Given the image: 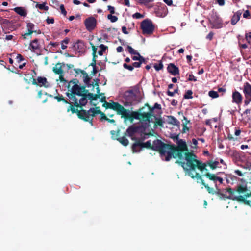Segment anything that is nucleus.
Returning a JSON list of instances; mask_svg holds the SVG:
<instances>
[{"mask_svg": "<svg viewBox=\"0 0 251 251\" xmlns=\"http://www.w3.org/2000/svg\"><path fill=\"white\" fill-rule=\"evenodd\" d=\"M100 115V121H102L103 120H106V121L107 120V117L103 112L101 113V114Z\"/></svg>", "mask_w": 251, "mask_h": 251, "instance_id": "56", "label": "nucleus"}, {"mask_svg": "<svg viewBox=\"0 0 251 251\" xmlns=\"http://www.w3.org/2000/svg\"><path fill=\"white\" fill-rule=\"evenodd\" d=\"M188 80L189 81H193L195 82L197 81V79H196V77L194 76L192 74H190L189 75Z\"/></svg>", "mask_w": 251, "mask_h": 251, "instance_id": "53", "label": "nucleus"}, {"mask_svg": "<svg viewBox=\"0 0 251 251\" xmlns=\"http://www.w3.org/2000/svg\"><path fill=\"white\" fill-rule=\"evenodd\" d=\"M167 69L170 74L174 76H176L179 74L178 68L173 63H170Z\"/></svg>", "mask_w": 251, "mask_h": 251, "instance_id": "16", "label": "nucleus"}, {"mask_svg": "<svg viewBox=\"0 0 251 251\" xmlns=\"http://www.w3.org/2000/svg\"><path fill=\"white\" fill-rule=\"evenodd\" d=\"M135 55V56L132 57V59L133 60H141L142 61H145V58L141 56L138 52H137V53Z\"/></svg>", "mask_w": 251, "mask_h": 251, "instance_id": "38", "label": "nucleus"}, {"mask_svg": "<svg viewBox=\"0 0 251 251\" xmlns=\"http://www.w3.org/2000/svg\"><path fill=\"white\" fill-rule=\"evenodd\" d=\"M128 51L131 54H136L137 51L133 49L130 46L128 45L127 47Z\"/></svg>", "mask_w": 251, "mask_h": 251, "instance_id": "43", "label": "nucleus"}, {"mask_svg": "<svg viewBox=\"0 0 251 251\" xmlns=\"http://www.w3.org/2000/svg\"><path fill=\"white\" fill-rule=\"evenodd\" d=\"M192 94V91L191 90H189L184 95L183 98L185 99H192L193 98Z\"/></svg>", "mask_w": 251, "mask_h": 251, "instance_id": "39", "label": "nucleus"}, {"mask_svg": "<svg viewBox=\"0 0 251 251\" xmlns=\"http://www.w3.org/2000/svg\"><path fill=\"white\" fill-rule=\"evenodd\" d=\"M203 176L206 177L208 179H209L210 180L212 181L215 184V186H217L216 183V178L217 177V175L214 174H211L210 173H206L204 175H203Z\"/></svg>", "mask_w": 251, "mask_h": 251, "instance_id": "23", "label": "nucleus"}, {"mask_svg": "<svg viewBox=\"0 0 251 251\" xmlns=\"http://www.w3.org/2000/svg\"><path fill=\"white\" fill-rule=\"evenodd\" d=\"M59 43L58 42H50L49 45H51V46L53 47H56L58 46H59Z\"/></svg>", "mask_w": 251, "mask_h": 251, "instance_id": "62", "label": "nucleus"}, {"mask_svg": "<svg viewBox=\"0 0 251 251\" xmlns=\"http://www.w3.org/2000/svg\"><path fill=\"white\" fill-rule=\"evenodd\" d=\"M45 3L40 4L38 2L36 3V7L39 8L40 10H44L47 11L49 9L48 6H46Z\"/></svg>", "mask_w": 251, "mask_h": 251, "instance_id": "37", "label": "nucleus"}, {"mask_svg": "<svg viewBox=\"0 0 251 251\" xmlns=\"http://www.w3.org/2000/svg\"><path fill=\"white\" fill-rule=\"evenodd\" d=\"M169 118V123L175 126H179L180 124L179 121L175 118L173 116H168Z\"/></svg>", "mask_w": 251, "mask_h": 251, "instance_id": "28", "label": "nucleus"}, {"mask_svg": "<svg viewBox=\"0 0 251 251\" xmlns=\"http://www.w3.org/2000/svg\"><path fill=\"white\" fill-rule=\"evenodd\" d=\"M133 17L136 19H141L144 17V16L140 13L137 12L133 15Z\"/></svg>", "mask_w": 251, "mask_h": 251, "instance_id": "49", "label": "nucleus"}, {"mask_svg": "<svg viewBox=\"0 0 251 251\" xmlns=\"http://www.w3.org/2000/svg\"><path fill=\"white\" fill-rule=\"evenodd\" d=\"M99 47L100 48V50L98 51V54L100 56H101L103 55V52L108 49V47L106 46H105L103 44H100L99 46Z\"/></svg>", "mask_w": 251, "mask_h": 251, "instance_id": "36", "label": "nucleus"}, {"mask_svg": "<svg viewBox=\"0 0 251 251\" xmlns=\"http://www.w3.org/2000/svg\"><path fill=\"white\" fill-rule=\"evenodd\" d=\"M138 61H139V62H135L132 63V66H133V68L134 67H135V68L140 67L141 64L142 63H145V62H146V61H142L141 60H138Z\"/></svg>", "mask_w": 251, "mask_h": 251, "instance_id": "44", "label": "nucleus"}, {"mask_svg": "<svg viewBox=\"0 0 251 251\" xmlns=\"http://www.w3.org/2000/svg\"><path fill=\"white\" fill-rule=\"evenodd\" d=\"M189 176L192 178H196L198 180L197 182H200L202 185H203L209 193L212 194H214L215 193L213 188L210 187L208 184L205 183L204 180L202 178V176L198 173H196L195 175H194L193 174L190 173H189Z\"/></svg>", "mask_w": 251, "mask_h": 251, "instance_id": "10", "label": "nucleus"}, {"mask_svg": "<svg viewBox=\"0 0 251 251\" xmlns=\"http://www.w3.org/2000/svg\"><path fill=\"white\" fill-rule=\"evenodd\" d=\"M75 50L78 52H82L85 50V45L82 40H78L74 45Z\"/></svg>", "mask_w": 251, "mask_h": 251, "instance_id": "19", "label": "nucleus"}, {"mask_svg": "<svg viewBox=\"0 0 251 251\" xmlns=\"http://www.w3.org/2000/svg\"><path fill=\"white\" fill-rule=\"evenodd\" d=\"M108 10L109 11L110 14H113L115 13V8L112 6L108 5L107 6Z\"/></svg>", "mask_w": 251, "mask_h": 251, "instance_id": "52", "label": "nucleus"}, {"mask_svg": "<svg viewBox=\"0 0 251 251\" xmlns=\"http://www.w3.org/2000/svg\"><path fill=\"white\" fill-rule=\"evenodd\" d=\"M123 67L125 69H126L127 70H128L130 71H132L133 70V66L131 65H128L126 63H124Z\"/></svg>", "mask_w": 251, "mask_h": 251, "instance_id": "45", "label": "nucleus"}, {"mask_svg": "<svg viewBox=\"0 0 251 251\" xmlns=\"http://www.w3.org/2000/svg\"><path fill=\"white\" fill-rule=\"evenodd\" d=\"M137 131L138 127L132 126L127 129L126 132L130 137H132Z\"/></svg>", "mask_w": 251, "mask_h": 251, "instance_id": "24", "label": "nucleus"}, {"mask_svg": "<svg viewBox=\"0 0 251 251\" xmlns=\"http://www.w3.org/2000/svg\"><path fill=\"white\" fill-rule=\"evenodd\" d=\"M182 142L184 147V150L181 151V156H177V151H175L173 156L174 158H178L176 160V163L180 165L183 169L189 173H192L190 171L192 170H195V167L197 163H199V160L197 159V155L193 153L192 151H189L187 145L185 141L183 140H180Z\"/></svg>", "mask_w": 251, "mask_h": 251, "instance_id": "2", "label": "nucleus"}, {"mask_svg": "<svg viewBox=\"0 0 251 251\" xmlns=\"http://www.w3.org/2000/svg\"><path fill=\"white\" fill-rule=\"evenodd\" d=\"M241 14L242 12L240 10L234 13L231 20V24L232 25H235L239 21Z\"/></svg>", "mask_w": 251, "mask_h": 251, "instance_id": "20", "label": "nucleus"}, {"mask_svg": "<svg viewBox=\"0 0 251 251\" xmlns=\"http://www.w3.org/2000/svg\"><path fill=\"white\" fill-rule=\"evenodd\" d=\"M124 97L126 100L132 103L136 100L137 96L133 90H129L125 92Z\"/></svg>", "mask_w": 251, "mask_h": 251, "instance_id": "14", "label": "nucleus"}, {"mask_svg": "<svg viewBox=\"0 0 251 251\" xmlns=\"http://www.w3.org/2000/svg\"><path fill=\"white\" fill-rule=\"evenodd\" d=\"M208 94L209 96L212 98H216L219 96L218 93L214 91H210Z\"/></svg>", "mask_w": 251, "mask_h": 251, "instance_id": "42", "label": "nucleus"}, {"mask_svg": "<svg viewBox=\"0 0 251 251\" xmlns=\"http://www.w3.org/2000/svg\"><path fill=\"white\" fill-rule=\"evenodd\" d=\"M79 81L77 79H74L69 83L68 87L72 85L71 93H67L68 98L74 101V106L82 108L87 103L86 93L88 90L86 89L85 86H80L78 85Z\"/></svg>", "mask_w": 251, "mask_h": 251, "instance_id": "3", "label": "nucleus"}, {"mask_svg": "<svg viewBox=\"0 0 251 251\" xmlns=\"http://www.w3.org/2000/svg\"><path fill=\"white\" fill-rule=\"evenodd\" d=\"M13 38V36L12 35H8L5 36V39L6 40H11Z\"/></svg>", "mask_w": 251, "mask_h": 251, "instance_id": "64", "label": "nucleus"}, {"mask_svg": "<svg viewBox=\"0 0 251 251\" xmlns=\"http://www.w3.org/2000/svg\"><path fill=\"white\" fill-rule=\"evenodd\" d=\"M17 60L18 62H20L24 60V58L23 56L20 54H18L16 57Z\"/></svg>", "mask_w": 251, "mask_h": 251, "instance_id": "55", "label": "nucleus"}, {"mask_svg": "<svg viewBox=\"0 0 251 251\" xmlns=\"http://www.w3.org/2000/svg\"><path fill=\"white\" fill-rule=\"evenodd\" d=\"M54 98L57 100L58 102H60L61 101H62L64 103L66 104H72V103L69 102L66 100H65L62 95H58V96H55ZM70 105H69V106Z\"/></svg>", "mask_w": 251, "mask_h": 251, "instance_id": "33", "label": "nucleus"}, {"mask_svg": "<svg viewBox=\"0 0 251 251\" xmlns=\"http://www.w3.org/2000/svg\"><path fill=\"white\" fill-rule=\"evenodd\" d=\"M163 64L162 63V62H160L158 64H155L154 65V68H155V69L156 71H159V70H161L163 68Z\"/></svg>", "mask_w": 251, "mask_h": 251, "instance_id": "47", "label": "nucleus"}, {"mask_svg": "<svg viewBox=\"0 0 251 251\" xmlns=\"http://www.w3.org/2000/svg\"><path fill=\"white\" fill-rule=\"evenodd\" d=\"M60 9L61 10V12L62 14H63L64 16H66L67 15V11H66L64 6L63 4H61L60 5Z\"/></svg>", "mask_w": 251, "mask_h": 251, "instance_id": "50", "label": "nucleus"}, {"mask_svg": "<svg viewBox=\"0 0 251 251\" xmlns=\"http://www.w3.org/2000/svg\"><path fill=\"white\" fill-rule=\"evenodd\" d=\"M227 139L229 140L235 141L236 139L233 137L232 135L230 133L227 134Z\"/></svg>", "mask_w": 251, "mask_h": 251, "instance_id": "63", "label": "nucleus"}, {"mask_svg": "<svg viewBox=\"0 0 251 251\" xmlns=\"http://www.w3.org/2000/svg\"><path fill=\"white\" fill-rule=\"evenodd\" d=\"M86 95L87 96V98L90 100V105L96 106L97 104L93 102V101L96 100L98 98H100V96H101V94H94L88 91V93H86Z\"/></svg>", "mask_w": 251, "mask_h": 251, "instance_id": "17", "label": "nucleus"}, {"mask_svg": "<svg viewBox=\"0 0 251 251\" xmlns=\"http://www.w3.org/2000/svg\"><path fill=\"white\" fill-rule=\"evenodd\" d=\"M243 92L245 96L244 105L247 106L251 102V85L245 82L243 86Z\"/></svg>", "mask_w": 251, "mask_h": 251, "instance_id": "9", "label": "nucleus"}, {"mask_svg": "<svg viewBox=\"0 0 251 251\" xmlns=\"http://www.w3.org/2000/svg\"><path fill=\"white\" fill-rule=\"evenodd\" d=\"M137 143V141L136 142L134 143L132 146V150L133 152H139L140 151V150L138 149L139 147H140V146H136L135 147L134 146V145Z\"/></svg>", "mask_w": 251, "mask_h": 251, "instance_id": "46", "label": "nucleus"}, {"mask_svg": "<svg viewBox=\"0 0 251 251\" xmlns=\"http://www.w3.org/2000/svg\"><path fill=\"white\" fill-rule=\"evenodd\" d=\"M163 1L168 6H172L173 5L172 0H163Z\"/></svg>", "mask_w": 251, "mask_h": 251, "instance_id": "60", "label": "nucleus"}, {"mask_svg": "<svg viewBox=\"0 0 251 251\" xmlns=\"http://www.w3.org/2000/svg\"><path fill=\"white\" fill-rule=\"evenodd\" d=\"M207 165H209V166L210 167V168L212 170H214L217 167H218V166L219 164V161H213L212 160L208 161L207 162Z\"/></svg>", "mask_w": 251, "mask_h": 251, "instance_id": "29", "label": "nucleus"}, {"mask_svg": "<svg viewBox=\"0 0 251 251\" xmlns=\"http://www.w3.org/2000/svg\"><path fill=\"white\" fill-rule=\"evenodd\" d=\"M145 106L148 107V109L150 111H151V113H153V110L154 109H161L160 104L157 103H155L152 107H151L148 103H146Z\"/></svg>", "mask_w": 251, "mask_h": 251, "instance_id": "30", "label": "nucleus"}, {"mask_svg": "<svg viewBox=\"0 0 251 251\" xmlns=\"http://www.w3.org/2000/svg\"><path fill=\"white\" fill-rule=\"evenodd\" d=\"M192 144L194 145V146H193L192 147H193V148H197V144H198V141H197V140L196 139L193 138V139H192Z\"/></svg>", "mask_w": 251, "mask_h": 251, "instance_id": "61", "label": "nucleus"}, {"mask_svg": "<svg viewBox=\"0 0 251 251\" xmlns=\"http://www.w3.org/2000/svg\"><path fill=\"white\" fill-rule=\"evenodd\" d=\"M64 66V63L58 62L53 67L52 71L56 75L63 74H64L63 68Z\"/></svg>", "mask_w": 251, "mask_h": 251, "instance_id": "18", "label": "nucleus"}, {"mask_svg": "<svg viewBox=\"0 0 251 251\" xmlns=\"http://www.w3.org/2000/svg\"><path fill=\"white\" fill-rule=\"evenodd\" d=\"M46 22H47V24H53L54 22V20L53 18H48L46 19Z\"/></svg>", "mask_w": 251, "mask_h": 251, "instance_id": "58", "label": "nucleus"}, {"mask_svg": "<svg viewBox=\"0 0 251 251\" xmlns=\"http://www.w3.org/2000/svg\"><path fill=\"white\" fill-rule=\"evenodd\" d=\"M102 106L106 109H110L115 111L118 115H121V118L127 117L126 115V109L118 102H112L109 103L105 101L102 104Z\"/></svg>", "mask_w": 251, "mask_h": 251, "instance_id": "7", "label": "nucleus"}, {"mask_svg": "<svg viewBox=\"0 0 251 251\" xmlns=\"http://www.w3.org/2000/svg\"><path fill=\"white\" fill-rule=\"evenodd\" d=\"M214 33L212 32H209L206 36V39L211 40L213 39Z\"/></svg>", "mask_w": 251, "mask_h": 251, "instance_id": "57", "label": "nucleus"}, {"mask_svg": "<svg viewBox=\"0 0 251 251\" xmlns=\"http://www.w3.org/2000/svg\"><path fill=\"white\" fill-rule=\"evenodd\" d=\"M14 11L19 15L25 17L27 15V12L25 9L22 7H17L14 8Z\"/></svg>", "mask_w": 251, "mask_h": 251, "instance_id": "22", "label": "nucleus"}, {"mask_svg": "<svg viewBox=\"0 0 251 251\" xmlns=\"http://www.w3.org/2000/svg\"><path fill=\"white\" fill-rule=\"evenodd\" d=\"M32 79V83L33 85H39L40 87L44 86L47 88L49 86L47 79L45 77L39 76L37 79H35L33 76L31 77Z\"/></svg>", "mask_w": 251, "mask_h": 251, "instance_id": "12", "label": "nucleus"}, {"mask_svg": "<svg viewBox=\"0 0 251 251\" xmlns=\"http://www.w3.org/2000/svg\"><path fill=\"white\" fill-rule=\"evenodd\" d=\"M155 118V121L154 124V128L157 127V126H159L160 127L163 126V124L164 123V121L161 118H157L155 115L153 116Z\"/></svg>", "mask_w": 251, "mask_h": 251, "instance_id": "25", "label": "nucleus"}, {"mask_svg": "<svg viewBox=\"0 0 251 251\" xmlns=\"http://www.w3.org/2000/svg\"><path fill=\"white\" fill-rule=\"evenodd\" d=\"M97 23V20L93 16L86 18L84 22L86 29L90 32L93 31L96 28Z\"/></svg>", "mask_w": 251, "mask_h": 251, "instance_id": "11", "label": "nucleus"}, {"mask_svg": "<svg viewBox=\"0 0 251 251\" xmlns=\"http://www.w3.org/2000/svg\"><path fill=\"white\" fill-rule=\"evenodd\" d=\"M245 37L247 41H248V43L250 44H251V32L246 33Z\"/></svg>", "mask_w": 251, "mask_h": 251, "instance_id": "48", "label": "nucleus"}, {"mask_svg": "<svg viewBox=\"0 0 251 251\" xmlns=\"http://www.w3.org/2000/svg\"><path fill=\"white\" fill-rule=\"evenodd\" d=\"M99 80L98 79H96V80H95V83L94 85V83L93 82V83L91 84L92 85H93V86L94 87V86H97L96 87V90H97V94H101V96L104 95V93H100V88H99Z\"/></svg>", "mask_w": 251, "mask_h": 251, "instance_id": "40", "label": "nucleus"}, {"mask_svg": "<svg viewBox=\"0 0 251 251\" xmlns=\"http://www.w3.org/2000/svg\"><path fill=\"white\" fill-rule=\"evenodd\" d=\"M145 107H142L139 109L138 112H133L130 113V111L126 109V115L127 117H124L125 120H129L132 121L133 119L139 120L140 121L146 122L144 125L143 127L146 129L150 126V123L151 122V118L152 116H154L153 113H151V111H150L148 109L147 112L144 111Z\"/></svg>", "mask_w": 251, "mask_h": 251, "instance_id": "6", "label": "nucleus"}, {"mask_svg": "<svg viewBox=\"0 0 251 251\" xmlns=\"http://www.w3.org/2000/svg\"><path fill=\"white\" fill-rule=\"evenodd\" d=\"M232 102L235 103L238 105L240 104L242 102L243 97L242 95L237 91H234L232 95Z\"/></svg>", "mask_w": 251, "mask_h": 251, "instance_id": "15", "label": "nucleus"}, {"mask_svg": "<svg viewBox=\"0 0 251 251\" xmlns=\"http://www.w3.org/2000/svg\"><path fill=\"white\" fill-rule=\"evenodd\" d=\"M207 165V163H202L201 161L199 160V163H197L196 166L195 167V170L198 168L201 171H203L205 170H207L206 167Z\"/></svg>", "mask_w": 251, "mask_h": 251, "instance_id": "26", "label": "nucleus"}, {"mask_svg": "<svg viewBox=\"0 0 251 251\" xmlns=\"http://www.w3.org/2000/svg\"><path fill=\"white\" fill-rule=\"evenodd\" d=\"M74 71L77 74H78L79 73L83 74L85 72V71L81 70L80 69H75Z\"/></svg>", "mask_w": 251, "mask_h": 251, "instance_id": "59", "label": "nucleus"}, {"mask_svg": "<svg viewBox=\"0 0 251 251\" xmlns=\"http://www.w3.org/2000/svg\"><path fill=\"white\" fill-rule=\"evenodd\" d=\"M183 118H184V120H185V123H183L182 124L183 128H182V132L184 133L186 132V131L189 130V128L187 126V124L188 123H190V121L188 120L187 118L185 116H184Z\"/></svg>", "mask_w": 251, "mask_h": 251, "instance_id": "31", "label": "nucleus"}, {"mask_svg": "<svg viewBox=\"0 0 251 251\" xmlns=\"http://www.w3.org/2000/svg\"><path fill=\"white\" fill-rule=\"evenodd\" d=\"M117 140L121 143L123 145L126 146L129 143V141L125 137H122L117 139Z\"/></svg>", "mask_w": 251, "mask_h": 251, "instance_id": "32", "label": "nucleus"}, {"mask_svg": "<svg viewBox=\"0 0 251 251\" xmlns=\"http://www.w3.org/2000/svg\"><path fill=\"white\" fill-rule=\"evenodd\" d=\"M96 109H99V110H95V108H91L88 110L83 109L79 110L77 109H75L72 104H70L68 106L67 111L68 112L71 111L72 113H76L79 119L85 122H88L91 126H93V117L97 114L100 115L102 113L100 110V107H96Z\"/></svg>", "mask_w": 251, "mask_h": 251, "instance_id": "5", "label": "nucleus"}, {"mask_svg": "<svg viewBox=\"0 0 251 251\" xmlns=\"http://www.w3.org/2000/svg\"><path fill=\"white\" fill-rule=\"evenodd\" d=\"M90 45L91 46V47H92V53H97V47H96L95 46H94L93 45V44L92 43H90Z\"/></svg>", "mask_w": 251, "mask_h": 251, "instance_id": "54", "label": "nucleus"}, {"mask_svg": "<svg viewBox=\"0 0 251 251\" xmlns=\"http://www.w3.org/2000/svg\"><path fill=\"white\" fill-rule=\"evenodd\" d=\"M27 32L22 35L23 39H29L32 38L31 34L33 33L35 25L33 23H28L27 24Z\"/></svg>", "mask_w": 251, "mask_h": 251, "instance_id": "13", "label": "nucleus"}, {"mask_svg": "<svg viewBox=\"0 0 251 251\" xmlns=\"http://www.w3.org/2000/svg\"><path fill=\"white\" fill-rule=\"evenodd\" d=\"M225 190L228 194L226 196L223 195L226 199L251 206V192H249L246 185L238 184L235 188L228 187Z\"/></svg>", "mask_w": 251, "mask_h": 251, "instance_id": "4", "label": "nucleus"}, {"mask_svg": "<svg viewBox=\"0 0 251 251\" xmlns=\"http://www.w3.org/2000/svg\"><path fill=\"white\" fill-rule=\"evenodd\" d=\"M243 17L244 18H249L250 17V13L248 10H246L243 13Z\"/></svg>", "mask_w": 251, "mask_h": 251, "instance_id": "51", "label": "nucleus"}, {"mask_svg": "<svg viewBox=\"0 0 251 251\" xmlns=\"http://www.w3.org/2000/svg\"><path fill=\"white\" fill-rule=\"evenodd\" d=\"M136 146H140V148H146L152 150V145L150 140L147 141L145 143H143L140 141H138L137 143L134 145V147Z\"/></svg>", "mask_w": 251, "mask_h": 251, "instance_id": "21", "label": "nucleus"}, {"mask_svg": "<svg viewBox=\"0 0 251 251\" xmlns=\"http://www.w3.org/2000/svg\"><path fill=\"white\" fill-rule=\"evenodd\" d=\"M30 47H31V49L33 50L39 49L40 45L38 40L37 39H35L32 40L30 43Z\"/></svg>", "mask_w": 251, "mask_h": 251, "instance_id": "27", "label": "nucleus"}, {"mask_svg": "<svg viewBox=\"0 0 251 251\" xmlns=\"http://www.w3.org/2000/svg\"><path fill=\"white\" fill-rule=\"evenodd\" d=\"M141 28L142 30V33L144 35H151L153 33L154 30V26L152 21L148 19L142 22Z\"/></svg>", "mask_w": 251, "mask_h": 251, "instance_id": "8", "label": "nucleus"}, {"mask_svg": "<svg viewBox=\"0 0 251 251\" xmlns=\"http://www.w3.org/2000/svg\"><path fill=\"white\" fill-rule=\"evenodd\" d=\"M107 18L110 20L112 23L115 22L118 20V17L117 16H113L111 14L108 15Z\"/></svg>", "mask_w": 251, "mask_h": 251, "instance_id": "41", "label": "nucleus"}, {"mask_svg": "<svg viewBox=\"0 0 251 251\" xmlns=\"http://www.w3.org/2000/svg\"><path fill=\"white\" fill-rule=\"evenodd\" d=\"M184 146L181 141L177 143V146L174 144H166L160 140L156 139L152 145V150L158 151L163 160L169 161L172 158L175 151H177L176 155L181 156V151L184 150Z\"/></svg>", "mask_w": 251, "mask_h": 251, "instance_id": "1", "label": "nucleus"}, {"mask_svg": "<svg viewBox=\"0 0 251 251\" xmlns=\"http://www.w3.org/2000/svg\"><path fill=\"white\" fill-rule=\"evenodd\" d=\"M83 75V81L86 84L89 86L90 78L89 77L88 74L85 71V72L82 74Z\"/></svg>", "mask_w": 251, "mask_h": 251, "instance_id": "35", "label": "nucleus"}, {"mask_svg": "<svg viewBox=\"0 0 251 251\" xmlns=\"http://www.w3.org/2000/svg\"><path fill=\"white\" fill-rule=\"evenodd\" d=\"M140 4H143L145 6H148L151 2L154 1V0H134Z\"/></svg>", "mask_w": 251, "mask_h": 251, "instance_id": "34", "label": "nucleus"}]
</instances>
